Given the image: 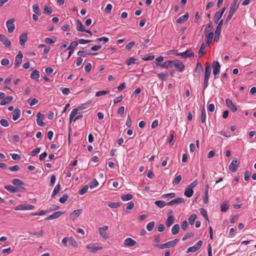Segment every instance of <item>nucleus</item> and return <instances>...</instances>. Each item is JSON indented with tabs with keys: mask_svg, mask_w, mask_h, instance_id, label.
Masks as SVG:
<instances>
[{
	"mask_svg": "<svg viewBox=\"0 0 256 256\" xmlns=\"http://www.w3.org/2000/svg\"><path fill=\"white\" fill-rule=\"evenodd\" d=\"M78 45V42L76 41L72 42L70 46L68 48V50H74Z\"/></svg>",
	"mask_w": 256,
	"mask_h": 256,
	"instance_id": "nucleus-61",
	"label": "nucleus"
},
{
	"mask_svg": "<svg viewBox=\"0 0 256 256\" xmlns=\"http://www.w3.org/2000/svg\"><path fill=\"white\" fill-rule=\"evenodd\" d=\"M238 6L239 4L237 0H234L230 4L229 12L234 14L238 9Z\"/></svg>",
	"mask_w": 256,
	"mask_h": 256,
	"instance_id": "nucleus-18",
	"label": "nucleus"
},
{
	"mask_svg": "<svg viewBox=\"0 0 256 256\" xmlns=\"http://www.w3.org/2000/svg\"><path fill=\"white\" fill-rule=\"evenodd\" d=\"M223 20H221L218 24V25L216 28L214 32V40L218 41L219 39L220 34L221 32L222 26V24Z\"/></svg>",
	"mask_w": 256,
	"mask_h": 256,
	"instance_id": "nucleus-9",
	"label": "nucleus"
},
{
	"mask_svg": "<svg viewBox=\"0 0 256 256\" xmlns=\"http://www.w3.org/2000/svg\"><path fill=\"white\" fill-rule=\"evenodd\" d=\"M134 204L133 202H128L126 204V206L124 209L125 212L128 213V210L132 209L134 208Z\"/></svg>",
	"mask_w": 256,
	"mask_h": 256,
	"instance_id": "nucleus-39",
	"label": "nucleus"
},
{
	"mask_svg": "<svg viewBox=\"0 0 256 256\" xmlns=\"http://www.w3.org/2000/svg\"><path fill=\"white\" fill-rule=\"evenodd\" d=\"M154 225H155L154 222H149L148 224L146 225V228L148 231L150 232L153 230V228L154 226Z\"/></svg>",
	"mask_w": 256,
	"mask_h": 256,
	"instance_id": "nucleus-49",
	"label": "nucleus"
},
{
	"mask_svg": "<svg viewBox=\"0 0 256 256\" xmlns=\"http://www.w3.org/2000/svg\"><path fill=\"white\" fill-rule=\"evenodd\" d=\"M76 28L78 31H79V32L85 31V28L80 20H78L76 22Z\"/></svg>",
	"mask_w": 256,
	"mask_h": 256,
	"instance_id": "nucleus-33",
	"label": "nucleus"
},
{
	"mask_svg": "<svg viewBox=\"0 0 256 256\" xmlns=\"http://www.w3.org/2000/svg\"><path fill=\"white\" fill-rule=\"evenodd\" d=\"M133 196L131 194H126L121 196V199L124 202L128 201L132 198Z\"/></svg>",
	"mask_w": 256,
	"mask_h": 256,
	"instance_id": "nucleus-38",
	"label": "nucleus"
},
{
	"mask_svg": "<svg viewBox=\"0 0 256 256\" xmlns=\"http://www.w3.org/2000/svg\"><path fill=\"white\" fill-rule=\"evenodd\" d=\"M4 188L6 190L12 193L16 192L19 190V189L18 188L14 187V186L11 185L6 186H4Z\"/></svg>",
	"mask_w": 256,
	"mask_h": 256,
	"instance_id": "nucleus-27",
	"label": "nucleus"
},
{
	"mask_svg": "<svg viewBox=\"0 0 256 256\" xmlns=\"http://www.w3.org/2000/svg\"><path fill=\"white\" fill-rule=\"evenodd\" d=\"M174 222V217L173 216H168L166 222V225L169 227L171 226Z\"/></svg>",
	"mask_w": 256,
	"mask_h": 256,
	"instance_id": "nucleus-34",
	"label": "nucleus"
},
{
	"mask_svg": "<svg viewBox=\"0 0 256 256\" xmlns=\"http://www.w3.org/2000/svg\"><path fill=\"white\" fill-rule=\"evenodd\" d=\"M201 113V122L202 123H204L206 120V112L204 107L202 108Z\"/></svg>",
	"mask_w": 256,
	"mask_h": 256,
	"instance_id": "nucleus-36",
	"label": "nucleus"
},
{
	"mask_svg": "<svg viewBox=\"0 0 256 256\" xmlns=\"http://www.w3.org/2000/svg\"><path fill=\"white\" fill-rule=\"evenodd\" d=\"M229 208V205L226 202H223L220 206L221 212H225Z\"/></svg>",
	"mask_w": 256,
	"mask_h": 256,
	"instance_id": "nucleus-44",
	"label": "nucleus"
},
{
	"mask_svg": "<svg viewBox=\"0 0 256 256\" xmlns=\"http://www.w3.org/2000/svg\"><path fill=\"white\" fill-rule=\"evenodd\" d=\"M23 55L20 51L18 52V54L16 56L14 60V67L16 68L22 62Z\"/></svg>",
	"mask_w": 256,
	"mask_h": 256,
	"instance_id": "nucleus-11",
	"label": "nucleus"
},
{
	"mask_svg": "<svg viewBox=\"0 0 256 256\" xmlns=\"http://www.w3.org/2000/svg\"><path fill=\"white\" fill-rule=\"evenodd\" d=\"M178 242V240L176 238L172 240L169 241L164 244H156L155 246L160 249H164L166 248H170L174 246Z\"/></svg>",
	"mask_w": 256,
	"mask_h": 256,
	"instance_id": "nucleus-1",
	"label": "nucleus"
},
{
	"mask_svg": "<svg viewBox=\"0 0 256 256\" xmlns=\"http://www.w3.org/2000/svg\"><path fill=\"white\" fill-rule=\"evenodd\" d=\"M194 194L193 189L191 188L186 187L184 190V194L188 198L191 197Z\"/></svg>",
	"mask_w": 256,
	"mask_h": 256,
	"instance_id": "nucleus-25",
	"label": "nucleus"
},
{
	"mask_svg": "<svg viewBox=\"0 0 256 256\" xmlns=\"http://www.w3.org/2000/svg\"><path fill=\"white\" fill-rule=\"evenodd\" d=\"M70 244L74 248H77L78 247V244L76 242V241L75 240V239L72 237L70 238Z\"/></svg>",
	"mask_w": 256,
	"mask_h": 256,
	"instance_id": "nucleus-52",
	"label": "nucleus"
},
{
	"mask_svg": "<svg viewBox=\"0 0 256 256\" xmlns=\"http://www.w3.org/2000/svg\"><path fill=\"white\" fill-rule=\"evenodd\" d=\"M52 9L50 7H48L47 6H44V12L46 14L48 15V14H51L52 13Z\"/></svg>",
	"mask_w": 256,
	"mask_h": 256,
	"instance_id": "nucleus-57",
	"label": "nucleus"
},
{
	"mask_svg": "<svg viewBox=\"0 0 256 256\" xmlns=\"http://www.w3.org/2000/svg\"><path fill=\"white\" fill-rule=\"evenodd\" d=\"M189 18L188 14V12L186 13L184 15L180 16L176 20V22L177 24H182L188 20V18Z\"/></svg>",
	"mask_w": 256,
	"mask_h": 256,
	"instance_id": "nucleus-16",
	"label": "nucleus"
},
{
	"mask_svg": "<svg viewBox=\"0 0 256 256\" xmlns=\"http://www.w3.org/2000/svg\"><path fill=\"white\" fill-rule=\"evenodd\" d=\"M155 204L160 208H162L165 206H167L166 204L163 200H156L154 202Z\"/></svg>",
	"mask_w": 256,
	"mask_h": 256,
	"instance_id": "nucleus-43",
	"label": "nucleus"
},
{
	"mask_svg": "<svg viewBox=\"0 0 256 256\" xmlns=\"http://www.w3.org/2000/svg\"><path fill=\"white\" fill-rule=\"evenodd\" d=\"M60 184H58L55 188H54L52 193V198H54V196L58 193V192L60 191Z\"/></svg>",
	"mask_w": 256,
	"mask_h": 256,
	"instance_id": "nucleus-37",
	"label": "nucleus"
},
{
	"mask_svg": "<svg viewBox=\"0 0 256 256\" xmlns=\"http://www.w3.org/2000/svg\"><path fill=\"white\" fill-rule=\"evenodd\" d=\"M0 42H1L6 47H10L11 46L10 41L3 34H0Z\"/></svg>",
	"mask_w": 256,
	"mask_h": 256,
	"instance_id": "nucleus-14",
	"label": "nucleus"
},
{
	"mask_svg": "<svg viewBox=\"0 0 256 256\" xmlns=\"http://www.w3.org/2000/svg\"><path fill=\"white\" fill-rule=\"evenodd\" d=\"M222 15L218 12L215 13L214 17V21L216 24H218L220 18H222Z\"/></svg>",
	"mask_w": 256,
	"mask_h": 256,
	"instance_id": "nucleus-41",
	"label": "nucleus"
},
{
	"mask_svg": "<svg viewBox=\"0 0 256 256\" xmlns=\"http://www.w3.org/2000/svg\"><path fill=\"white\" fill-rule=\"evenodd\" d=\"M172 68H174L179 72H183L184 70V66L180 60H172Z\"/></svg>",
	"mask_w": 256,
	"mask_h": 256,
	"instance_id": "nucleus-2",
	"label": "nucleus"
},
{
	"mask_svg": "<svg viewBox=\"0 0 256 256\" xmlns=\"http://www.w3.org/2000/svg\"><path fill=\"white\" fill-rule=\"evenodd\" d=\"M92 64L90 63H87L84 66V70L86 72L89 73L92 70Z\"/></svg>",
	"mask_w": 256,
	"mask_h": 256,
	"instance_id": "nucleus-63",
	"label": "nucleus"
},
{
	"mask_svg": "<svg viewBox=\"0 0 256 256\" xmlns=\"http://www.w3.org/2000/svg\"><path fill=\"white\" fill-rule=\"evenodd\" d=\"M108 206L112 208H116L120 206L119 202H111L108 204Z\"/></svg>",
	"mask_w": 256,
	"mask_h": 256,
	"instance_id": "nucleus-56",
	"label": "nucleus"
},
{
	"mask_svg": "<svg viewBox=\"0 0 256 256\" xmlns=\"http://www.w3.org/2000/svg\"><path fill=\"white\" fill-rule=\"evenodd\" d=\"M56 42V39L55 38L54 40L50 38H44V42L48 44H52L55 43Z\"/></svg>",
	"mask_w": 256,
	"mask_h": 256,
	"instance_id": "nucleus-62",
	"label": "nucleus"
},
{
	"mask_svg": "<svg viewBox=\"0 0 256 256\" xmlns=\"http://www.w3.org/2000/svg\"><path fill=\"white\" fill-rule=\"evenodd\" d=\"M176 54L178 56H181L182 58H191L193 57L194 55V52L189 50H186L182 52H176Z\"/></svg>",
	"mask_w": 256,
	"mask_h": 256,
	"instance_id": "nucleus-12",
	"label": "nucleus"
},
{
	"mask_svg": "<svg viewBox=\"0 0 256 256\" xmlns=\"http://www.w3.org/2000/svg\"><path fill=\"white\" fill-rule=\"evenodd\" d=\"M32 10L34 14H36L38 16H40L41 14V12L38 4H34L32 6Z\"/></svg>",
	"mask_w": 256,
	"mask_h": 256,
	"instance_id": "nucleus-31",
	"label": "nucleus"
},
{
	"mask_svg": "<svg viewBox=\"0 0 256 256\" xmlns=\"http://www.w3.org/2000/svg\"><path fill=\"white\" fill-rule=\"evenodd\" d=\"M175 196H176V194L174 192H172V193L164 194L162 196V197L169 200V199L174 198Z\"/></svg>",
	"mask_w": 256,
	"mask_h": 256,
	"instance_id": "nucleus-53",
	"label": "nucleus"
},
{
	"mask_svg": "<svg viewBox=\"0 0 256 256\" xmlns=\"http://www.w3.org/2000/svg\"><path fill=\"white\" fill-rule=\"evenodd\" d=\"M112 6L111 4H108L104 8V12L105 13L109 14L110 12L112 9Z\"/></svg>",
	"mask_w": 256,
	"mask_h": 256,
	"instance_id": "nucleus-58",
	"label": "nucleus"
},
{
	"mask_svg": "<svg viewBox=\"0 0 256 256\" xmlns=\"http://www.w3.org/2000/svg\"><path fill=\"white\" fill-rule=\"evenodd\" d=\"M239 162L238 158H234L229 166V169L232 172H236L237 170Z\"/></svg>",
	"mask_w": 256,
	"mask_h": 256,
	"instance_id": "nucleus-6",
	"label": "nucleus"
},
{
	"mask_svg": "<svg viewBox=\"0 0 256 256\" xmlns=\"http://www.w3.org/2000/svg\"><path fill=\"white\" fill-rule=\"evenodd\" d=\"M68 196L67 194H64L59 200L60 203L64 204L68 199Z\"/></svg>",
	"mask_w": 256,
	"mask_h": 256,
	"instance_id": "nucleus-64",
	"label": "nucleus"
},
{
	"mask_svg": "<svg viewBox=\"0 0 256 256\" xmlns=\"http://www.w3.org/2000/svg\"><path fill=\"white\" fill-rule=\"evenodd\" d=\"M124 244L126 246H133L136 244V242L132 238H126L124 242Z\"/></svg>",
	"mask_w": 256,
	"mask_h": 256,
	"instance_id": "nucleus-15",
	"label": "nucleus"
},
{
	"mask_svg": "<svg viewBox=\"0 0 256 256\" xmlns=\"http://www.w3.org/2000/svg\"><path fill=\"white\" fill-rule=\"evenodd\" d=\"M62 212L58 211L56 212H54L51 215L49 216L46 220H52L54 219H55L56 218H59L60 216L62 215Z\"/></svg>",
	"mask_w": 256,
	"mask_h": 256,
	"instance_id": "nucleus-20",
	"label": "nucleus"
},
{
	"mask_svg": "<svg viewBox=\"0 0 256 256\" xmlns=\"http://www.w3.org/2000/svg\"><path fill=\"white\" fill-rule=\"evenodd\" d=\"M168 76V74L167 72H166L158 73V78H159L160 80L162 81L166 80L167 79Z\"/></svg>",
	"mask_w": 256,
	"mask_h": 256,
	"instance_id": "nucleus-30",
	"label": "nucleus"
},
{
	"mask_svg": "<svg viewBox=\"0 0 256 256\" xmlns=\"http://www.w3.org/2000/svg\"><path fill=\"white\" fill-rule=\"evenodd\" d=\"M82 210H74L70 214V216H69L70 218L72 220H74L78 217L80 215V214L82 212Z\"/></svg>",
	"mask_w": 256,
	"mask_h": 256,
	"instance_id": "nucleus-19",
	"label": "nucleus"
},
{
	"mask_svg": "<svg viewBox=\"0 0 256 256\" xmlns=\"http://www.w3.org/2000/svg\"><path fill=\"white\" fill-rule=\"evenodd\" d=\"M98 186V182L96 178H94L90 184V188L92 189Z\"/></svg>",
	"mask_w": 256,
	"mask_h": 256,
	"instance_id": "nucleus-45",
	"label": "nucleus"
},
{
	"mask_svg": "<svg viewBox=\"0 0 256 256\" xmlns=\"http://www.w3.org/2000/svg\"><path fill=\"white\" fill-rule=\"evenodd\" d=\"M87 104H83L80 106H78L77 108H74L70 112V123L74 117L77 114L78 112L82 110V109L86 108V106Z\"/></svg>",
	"mask_w": 256,
	"mask_h": 256,
	"instance_id": "nucleus-3",
	"label": "nucleus"
},
{
	"mask_svg": "<svg viewBox=\"0 0 256 256\" xmlns=\"http://www.w3.org/2000/svg\"><path fill=\"white\" fill-rule=\"evenodd\" d=\"M213 69V74L214 76V78H216L217 76L219 74L220 72V66L218 62H214L212 64Z\"/></svg>",
	"mask_w": 256,
	"mask_h": 256,
	"instance_id": "nucleus-5",
	"label": "nucleus"
},
{
	"mask_svg": "<svg viewBox=\"0 0 256 256\" xmlns=\"http://www.w3.org/2000/svg\"><path fill=\"white\" fill-rule=\"evenodd\" d=\"M184 202V199L182 198H177L169 202L166 203L167 206H174L178 204Z\"/></svg>",
	"mask_w": 256,
	"mask_h": 256,
	"instance_id": "nucleus-17",
	"label": "nucleus"
},
{
	"mask_svg": "<svg viewBox=\"0 0 256 256\" xmlns=\"http://www.w3.org/2000/svg\"><path fill=\"white\" fill-rule=\"evenodd\" d=\"M28 40V36L26 34H22L20 36V44L24 45Z\"/></svg>",
	"mask_w": 256,
	"mask_h": 256,
	"instance_id": "nucleus-29",
	"label": "nucleus"
},
{
	"mask_svg": "<svg viewBox=\"0 0 256 256\" xmlns=\"http://www.w3.org/2000/svg\"><path fill=\"white\" fill-rule=\"evenodd\" d=\"M21 112L20 109L16 108L12 114V120H17L20 116Z\"/></svg>",
	"mask_w": 256,
	"mask_h": 256,
	"instance_id": "nucleus-26",
	"label": "nucleus"
},
{
	"mask_svg": "<svg viewBox=\"0 0 256 256\" xmlns=\"http://www.w3.org/2000/svg\"><path fill=\"white\" fill-rule=\"evenodd\" d=\"M15 21L14 18H12L8 20L6 22V26L8 28V30L10 33H11L14 32L15 28V26L14 24V22Z\"/></svg>",
	"mask_w": 256,
	"mask_h": 256,
	"instance_id": "nucleus-8",
	"label": "nucleus"
},
{
	"mask_svg": "<svg viewBox=\"0 0 256 256\" xmlns=\"http://www.w3.org/2000/svg\"><path fill=\"white\" fill-rule=\"evenodd\" d=\"M206 46H208L207 45H206V44H204V43L202 44L200 48V49L199 50V52H198V54H200L201 56H202L205 54L206 52L204 51V48Z\"/></svg>",
	"mask_w": 256,
	"mask_h": 256,
	"instance_id": "nucleus-50",
	"label": "nucleus"
},
{
	"mask_svg": "<svg viewBox=\"0 0 256 256\" xmlns=\"http://www.w3.org/2000/svg\"><path fill=\"white\" fill-rule=\"evenodd\" d=\"M13 100V97L12 96H8L6 98H2V100H1L0 102V106H4L6 105L10 102H12Z\"/></svg>",
	"mask_w": 256,
	"mask_h": 256,
	"instance_id": "nucleus-22",
	"label": "nucleus"
},
{
	"mask_svg": "<svg viewBox=\"0 0 256 256\" xmlns=\"http://www.w3.org/2000/svg\"><path fill=\"white\" fill-rule=\"evenodd\" d=\"M200 214L204 217L206 220L208 221V216L207 214V212L203 208H200L199 209Z\"/></svg>",
	"mask_w": 256,
	"mask_h": 256,
	"instance_id": "nucleus-48",
	"label": "nucleus"
},
{
	"mask_svg": "<svg viewBox=\"0 0 256 256\" xmlns=\"http://www.w3.org/2000/svg\"><path fill=\"white\" fill-rule=\"evenodd\" d=\"M180 230V226L178 224H175L172 228V233L173 234H177Z\"/></svg>",
	"mask_w": 256,
	"mask_h": 256,
	"instance_id": "nucleus-35",
	"label": "nucleus"
},
{
	"mask_svg": "<svg viewBox=\"0 0 256 256\" xmlns=\"http://www.w3.org/2000/svg\"><path fill=\"white\" fill-rule=\"evenodd\" d=\"M87 248L90 250L92 252H96L98 250H100L102 248V246H95L93 244H90L86 246Z\"/></svg>",
	"mask_w": 256,
	"mask_h": 256,
	"instance_id": "nucleus-23",
	"label": "nucleus"
},
{
	"mask_svg": "<svg viewBox=\"0 0 256 256\" xmlns=\"http://www.w3.org/2000/svg\"><path fill=\"white\" fill-rule=\"evenodd\" d=\"M196 218V215L195 214H191L188 218L189 223L190 225H193L194 224V221Z\"/></svg>",
	"mask_w": 256,
	"mask_h": 256,
	"instance_id": "nucleus-47",
	"label": "nucleus"
},
{
	"mask_svg": "<svg viewBox=\"0 0 256 256\" xmlns=\"http://www.w3.org/2000/svg\"><path fill=\"white\" fill-rule=\"evenodd\" d=\"M136 59L134 58H130L126 60V63L128 66H130L132 65V64H136Z\"/></svg>",
	"mask_w": 256,
	"mask_h": 256,
	"instance_id": "nucleus-46",
	"label": "nucleus"
},
{
	"mask_svg": "<svg viewBox=\"0 0 256 256\" xmlns=\"http://www.w3.org/2000/svg\"><path fill=\"white\" fill-rule=\"evenodd\" d=\"M0 124L2 126H3L4 127H7L9 126L8 121L6 119H4V118H2L0 120Z\"/></svg>",
	"mask_w": 256,
	"mask_h": 256,
	"instance_id": "nucleus-60",
	"label": "nucleus"
},
{
	"mask_svg": "<svg viewBox=\"0 0 256 256\" xmlns=\"http://www.w3.org/2000/svg\"><path fill=\"white\" fill-rule=\"evenodd\" d=\"M40 78V72L38 70H34L30 74V78L36 81L38 80Z\"/></svg>",
	"mask_w": 256,
	"mask_h": 256,
	"instance_id": "nucleus-24",
	"label": "nucleus"
},
{
	"mask_svg": "<svg viewBox=\"0 0 256 256\" xmlns=\"http://www.w3.org/2000/svg\"><path fill=\"white\" fill-rule=\"evenodd\" d=\"M108 226H104L102 227H100L98 228V232L100 236L105 240L108 238V236L106 232V231L108 230Z\"/></svg>",
	"mask_w": 256,
	"mask_h": 256,
	"instance_id": "nucleus-7",
	"label": "nucleus"
},
{
	"mask_svg": "<svg viewBox=\"0 0 256 256\" xmlns=\"http://www.w3.org/2000/svg\"><path fill=\"white\" fill-rule=\"evenodd\" d=\"M12 184L16 186H20L24 184L22 180L18 178L14 179L12 180Z\"/></svg>",
	"mask_w": 256,
	"mask_h": 256,
	"instance_id": "nucleus-40",
	"label": "nucleus"
},
{
	"mask_svg": "<svg viewBox=\"0 0 256 256\" xmlns=\"http://www.w3.org/2000/svg\"><path fill=\"white\" fill-rule=\"evenodd\" d=\"M211 68L210 66L208 65L206 67L205 70V74H204V77L205 78H210V76L211 74Z\"/></svg>",
	"mask_w": 256,
	"mask_h": 256,
	"instance_id": "nucleus-42",
	"label": "nucleus"
},
{
	"mask_svg": "<svg viewBox=\"0 0 256 256\" xmlns=\"http://www.w3.org/2000/svg\"><path fill=\"white\" fill-rule=\"evenodd\" d=\"M202 241L198 240L194 246L188 248L186 252H194L198 250L202 244Z\"/></svg>",
	"mask_w": 256,
	"mask_h": 256,
	"instance_id": "nucleus-4",
	"label": "nucleus"
},
{
	"mask_svg": "<svg viewBox=\"0 0 256 256\" xmlns=\"http://www.w3.org/2000/svg\"><path fill=\"white\" fill-rule=\"evenodd\" d=\"M108 90L98 91L96 94V96H100L108 94Z\"/></svg>",
	"mask_w": 256,
	"mask_h": 256,
	"instance_id": "nucleus-54",
	"label": "nucleus"
},
{
	"mask_svg": "<svg viewBox=\"0 0 256 256\" xmlns=\"http://www.w3.org/2000/svg\"><path fill=\"white\" fill-rule=\"evenodd\" d=\"M88 185L84 186L81 190L79 191V194L80 195L84 194L88 190Z\"/></svg>",
	"mask_w": 256,
	"mask_h": 256,
	"instance_id": "nucleus-55",
	"label": "nucleus"
},
{
	"mask_svg": "<svg viewBox=\"0 0 256 256\" xmlns=\"http://www.w3.org/2000/svg\"><path fill=\"white\" fill-rule=\"evenodd\" d=\"M194 236V233L193 232L186 233L182 238V240H186L188 238L192 237Z\"/></svg>",
	"mask_w": 256,
	"mask_h": 256,
	"instance_id": "nucleus-59",
	"label": "nucleus"
},
{
	"mask_svg": "<svg viewBox=\"0 0 256 256\" xmlns=\"http://www.w3.org/2000/svg\"><path fill=\"white\" fill-rule=\"evenodd\" d=\"M44 118V114H41L40 112H38L36 114V122L39 126H44V123L43 122Z\"/></svg>",
	"mask_w": 256,
	"mask_h": 256,
	"instance_id": "nucleus-13",
	"label": "nucleus"
},
{
	"mask_svg": "<svg viewBox=\"0 0 256 256\" xmlns=\"http://www.w3.org/2000/svg\"><path fill=\"white\" fill-rule=\"evenodd\" d=\"M172 60L166 61L162 64H158L157 66H160L161 67H162L164 68H168V66H170V68H172Z\"/></svg>",
	"mask_w": 256,
	"mask_h": 256,
	"instance_id": "nucleus-32",
	"label": "nucleus"
},
{
	"mask_svg": "<svg viewBox=\"0 0 256 256\" xmlns=\"http://www.w3.org/2000/svg\"><path fill=\"white\" fill-rule=\"evenodd\" d=\"M226 104L228 108L233 112H234L237 111V107L234 104L233 102L229 98L226 99Z\"/></svg>",
	"mask_w": 256,
	"mask_h": 256,
	"instance_id": "nucleus-10",
	"label": "nucleus"
},
{
	"mask_svg": "<svg viewBox=\"0 0 256 256\" xmlns=\"http://www.w3.org/2000/svg\"><path fill=\"white\" fill-rule=\"evenodd\" d=\"M206 35V45L208 46L213 38L214 34L212 32H210L208 34H204Z\"/></svg>",
	"mask_w": 256,
	"mask_h": 256,
	"instance_id": "nucleus-21",
	"label": "nucleus"
},
{
	"mask_svg": "<svg viewBox=\"0 0 256 256\" xmlns=\"http://www.w3.org/2000/svg\"><path fill=\"white\" fill-rule=\"evenodd\" d=\"M208 188H209V186L208 184H207V186L205 188V190H204V196L203 198V202L204 204H207L208 202Z\"/></svg>",
	"mask_w": 256,
	"mask_h": 256,
	"instance_id": "nucleus-28",
	"label": "nucleus"
},
{
	"mask_svg": "<svg viewBox=\"0 0 256 256\" xmlns=\"http://www.w3.org/2000/svg\"><path fill=\"white\" fill-rule=\"evenodd\" d=\"M182 180V176L181 175L176 176L174 180H173V184H178L180 183Z\"/></svg>",
	"mask_w": 256,
	"mask_h": 256,
	"instance_id": "nucleus-51",
	"label": "nucleus"
}]
</instances>
